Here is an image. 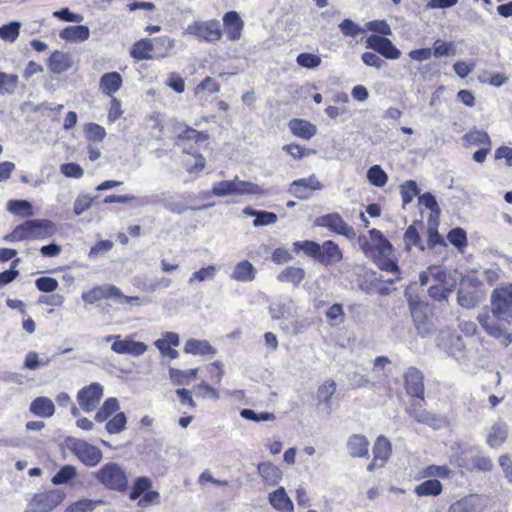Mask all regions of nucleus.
I'll list each match as a JSON object with an SVG mask.
<instances>
[{"mask_svg": "<svg viewBox=\"0 0 512 512\" xmlns=\"http://www.w3.org/2000/svg\"><path fill=\"white\" fill-rule=\"evenodd\" d=\"M103 396V387L101 384L94 382L83 387L77 394V401L84 412L93 411L99 404Z\"/></svg>", "mask_w": 512, "mask_h": 512, "instance_id": "f8f14e48", "label": "nucleus"}, {"mask_svg": "<svg viewBox=\"0 0 512 512\" xmlns=\"http://www.w3.org/2000/svg\"><path fill=\"white\" fill-rule=\"evenodd\" d=\"M336 391L334 380L325 381L317 390V399L320 403H328Z\"/></svg>", "mask_w": 512, "mask_h": 512, "instance_id": "864d4df0", "label": "nucleus"}, {"mask_svg": "<svg viewBox=\"0 0 512 512\" xmlns=\"http://www.w3.org/2000/svg\"><path fill=\"white\" fill-rule=\"evenodd\" d=\"M85 137L89 141L101 142L106 137L105 129L96 123H88L84 126Z\"/></svg>", "mask_w": 512, "mask_h": 512, "instance_id": "8fccbe9b", "label": "nucleus"}, {"mask_svg": "<svg viewBox=\"0 0 512 512\" xmlns=\"http://www.w3.org/2000/svg\"><path fill=\"white\" fill-rule=\"evenodd\" d=\"M369 440L362 434H351L346 441V449L352 458H367L369 456Z\"/></svg>", "mask_w": 512, "mask_h": 512, "instance_id": "f3484780", "label": "nucleus"}, {"mask_svg": "<svg viewBox=\"0 0 512 512\" xmlns=\"http://www.w3.org/2000/svg\"><path fill=\"white\" fill-rule=\"evenodd\" d=\"M410 310L418 334L428 336L433 331V323L427 316L426 307L421 303H411Z\"/></svg>", "mask_w": 512, "mask_h": 512, "instance_id": "dca6fc26", "label": "nucleus"}, {"mask_svg": "<svg viewBox=\"0 0 512 512\" xmlns=\"http://www.w3.org/2000/svg\"><path fill=\"white\" fill-rule=\"evenodd\" d=\"M184 352L193 355H214L216 354V349L207 340L189 339L185 343Z\"/></svg>", "mask_w": 512, "mask_h": 512, "instance_id": "2f4dec72", "label": "nucleus"}, {"mask_svg": "<svg viewBox=\"0 0 512 512\" xmlns=\"http://www.w3.org/2000/svg\"><path fill=\"white\" fill-rule=\"evenodd\" d=\"M197 372L198 368L188 370L170 368L169 377L175 385H188L196 377Z\"/></svg>", "mask_w": 512, "mask_h": 512, "instance_id": "a19ab883", "label": "nucleus"}, {"mask_svg": "<svg viewBox=\"0 0 512 512\" xmlns=\"http://www.w3.org/2000/svg\"><path fill=\"white\" fill-rule=\"evenodd\" d=\"M184 151L191 154V157L185 160L188 172L201 171L205 166V158L199 153H192L184 147Z\"/></svg>", "mask_w": 512, "mask_h": 512, "instance_id": "4d7b16f0", "label": "nucleus"}, {"mask_svg": "<svg viewBox=\"0 0 512 512\" xmlns=\"http://www.w3.org/2000/svg\"><path fill=\"white\" fill-rule=\"evenodd\" d=\"M315 226L325 227L331 231L343 235L348 239L356 237L353 227L349 226L338 213H330L319 216L314 221Z\"/></svg>", "mask_w": 512, "mask_h": 512, "instance_id": "9b49d317", "label": "nucleus"}, {"mask_svg": "<svg viewBox=\"0 0 512 512\" xmlns=\"http://www.w3.org/2000/svg\"><path fill=\"white\" fill-rule=\"evenodd\" d=\"M367 30L378 33V36H388L392 34L390 25L386 20H373L369 21L365 25Z\"/></svg>", "mask_w": 512, "mask_h": 512, "instance_id": "680f3d73", "label": "nucleus"}, {"mask_svg": "<svg viewBox=\"0 0 512 512\" xmlns=\"http://www.w3.org/2000/svg\"><path fill=\"white\" fill-rule=\"evenodd\" d=\"M117 294V287L114 285H103L91 289L82 294L84 302L93 304L102 299H115Z\"/></svg>", "mask_w": 512, "mask_h": 512, "instance_id": "4be33fe9", "label": "nucleus"}, {"mask_svg": "<svg viewBox=\"0 0 512 512\" xmlns=\"http://www.w3.org/2000/svg\"><path fill=\"white\" fill-rule=\"evenodd\" d=\"M508 434V425L504 421L498 420L491 426L486 436V443L492 448H497L507 440Z\"/></svg>", "mask_w": 512, "mask_h": 512, "instance_id": "412c9836", "label": "nucleus"}, {"mask_svg": "<svg viewBox=\"0 0 512 512\" xmlns=\"http://www.w3.org/2000/svg\"><path fill=\"white\" fill-rule=\"evenodd\" d=\"M423 228L422 222H414L410 225L404 234V243L407 250H410L413 246L424 250V245L421 241L419 231Z\"/></svg>", "mask_w": 512, "mask_h": 512, "instance_id": "c756f323", "label": "nucleus"}, {"mask_svg": "<svg viewBox=\"0 0 512 512\" xmlns=\"http://www.w3.org/2000/svg\"><path fill=\"white\" fill-rule=\"evenodd\" d=\"M256 270L254 266L247 260L237 263L231 274V278L236 281L248 282L254 280Z\"/></svg>", "mask_w": 512, "mask_h": 512, "instance_id": "7c9ffc66", "label": "nucleus"}, {"mask_svg": "<svg viewBox=\"0 0 512 512\" xmlns=\"http://www.w3.org/2000/svg\"><path fill=\"white\" fill-rule=\"evenodd\" d=\"M358 244L364 255L371 259L380 270L393 274V277L388 280L390 284L400 279L395 250L380 230L371 229L367 235H360Z\"/></svg>", "mask_w": 512, "mask_h": 512, "instance_id": "f257e3e1", "label": "nucleus"}, {"mask_svg": "<svg viewBox=\"0 0 512 512\" xmlns=\"http://www.w3.org/2000/svg\"><path fill=\"white\" fill-rule=\"evenodd\" d=\"M366 47L390 60H397L402 54L390 39L378 35H370L367 37Z\"/></svg>", "mask_w": 512, "mask_h": 512, "instance_id": "ddd939ff", "label": "nucleus"}, {"mask_svg": "<svg viewBox=\"0 0 512 512\" xmlns=\"http://www.w3.org/2000/svg\"><path fill=\"white\" fill-rule=\"evenodd\" d=\"M183 35L194 36L199 41L215 42L221 39L222 31L217 20L194 21L186 27Z\"/></svg>", "mask_w": 512, "mask_h": 512, "instance_id": "423d86ee", "label": "nucleus"}, {"mask_svg": "<svg viewBox=\"0 0 512 512\" xmlns=\"http://www.w3.org/2000/svg\"><path fill=\"white\" fill-rule=\"evenodd\" d=\"M7 210L15 216L28 218L35 215L32 204L27 200H10Z\"/></svg>", "mask_w": 512, "mask_h": 512, "instance_id": "f704fd0d", "label": "nucleus"}, {"mask_svg": "<svg viewBox=\"0 0 512 512\" xmlns=\"http://www.w3.org/2000/svg\"><path fill=\"white\" fill-rule=\"evenodd\" d=\"M57 231L56 224L48 219L27 220L16 226L5 236V240L19 242L24 240H44L52 237Z\"/></svg>", "mask_w": 512, "mask_h": 512, "instance_id": "7ed1b4c3", "label": "nucleus"}, {"mask_svg": "<svg viewBox=\"0 0 512 512\" xmlns=\"http://www.w3.org/2000/svg\"><path fill=\"white\" fill-rule=\"evenodd\" d=\"M65 493L59 489L35 494L25 512H51L64 499Z\"/></svg>", "mask_w": 512, "mask_h": 512, "instance_id": "6e6552de", "label": "nucleus"}, {"mask_svg": "<svg viewBox=\"0 0 512 512\" xmlns=\"http://www.w3.org/2000/svg\"><path fill=\"white\" fill-rule=\"evenodd\" d=\"M152 486V482L147 477H139L135 481V484L130 493V498L135 500L139 498L143 493H145Z\"/></svg>", "mask_w": 512, "mask_h": 512, "instance_id": "338daca9", "label": "nucleus"}, {"mask_svg": "<svg viewBox=\"0 0 512 512\" xmlns=\"http://www.w3.org/2000/svg\"><path fill=\"white\" fill-rule=\"evenodd\" d=\"M70 66V57L64 52L55 51L49 58V69L53 73H62L69 69Z\"/></svg>", "mask_w": 512, "mask_h": 512, "instance_id": "4c0bfd02", "label": "nucleus"}, {"mask_svg": "<svg viewBox=\"0 0 512 512\" xmlns=\"http://www.w3.org/2000/svg\"><path fill=\"white\" fill-rule=\"evenodd\" d=\"M326 318L331 326L340 325L344 322V310L341 304H333L325 312Z\"/></svg>", "mask_w": 512, "mask_h": 512, "instance_id": "603ef678", "label": "nucleus"}, {"mask_svg": "<svg viewBox=\"0 0 512 512\" xmlns=\"http://www.w3.org/2000/svg\"><path fill=\"white\" fill-rule=\"evenodd\" d=\"M472 470L489 472L493 468V462L490 457L485 455H476L471 459Z\"/></svg>", "mask_w": 512, "mask_h": 512, "instance_id": "69168bd1", "label": "nucleus"}, {"mask_svg": "<svg viewBox=\"0 0 512 512\" xmlns=\"http://www.w3.org/2000/svg\"><path fill=\"white\" fill-rule=\"evenodd\" d=\"M218 268L215 265H209L193 272L188 279V284L195 285L205 281L213 280L217 274Z\"/></svg>", "mask_w": 512, "mask_h": 512, "instance_id": "79ce46f5", "label": "nucleus"}, {"mask_svg": "<svg viewBox=\"0 0 512 512\" xmlns=\"http://www.w3.org/2000/svg\"><path fill=\"white\" fill-rule=\"evenodd\" d=\"M323 184L313 174L307 178L294 180L289 187V193L298 199H308L310 197L309 191L322 190Z\"/></svg>", "mask_w": 512, "mask_h": 512, "instance_id": "2eb2a0df", "label": "nucleus"}, {"mask_svg": "<svg viewBox=\"0 0 512 512\" xmlns=\"http://www.w3.org/2000/svg\"><path fill=\"white\" fill-rule=\"evenodd\" d=\"M453 284H436L432 285L428 292L429 295L438 301H447L450 293L452 292Z\"/></svg>", "mask_w": 512, "mask_h": 512, "instance_id": "5fc2aeb1", "label": "nucleus"}, {"mask_svg": "<svg viewBox=\"0 0 512 512\" xmlns=\"http://www.w3.org/2000/svg\"><path fill=\"white\" fill-rule=\"evenodd\" d=\"M179 344V336L174 332H166L163 339H158L155 341V346L161 353H166L167 345L177 347Z\"/></svg>", "mask_w": 512, "mask_h": 512, "instance_id": "0e129e2a", "label": "nucleus"}, {"mask_svg": "<svg viewBox=\"0 0 512 512\" xmlns=\"http://www.w3.org/2000/svg\"><path fill=\"white\" fill-rule=\"evenodd\" d=\"M59 37L71 43H82L89 39L90 29L85 25L68 26L62 29Z\"/></svg>", "mask_w": 512, "mask_h": 512, "instance_id": "5701e85b", "label": "nucleus"}, {"mask_svg": "<svg viewBox=\"0 0 512 512\" xmlns=\"http://www.w3.org/2000/svg\"><path fill=\"white\" fill-rule=\"evenodd\" d=\"M154 43L155 59L165 58L175 46V41L168 36L155 38Z\"/></svg>", "mask_w": 512, "mask_h": 512, "instance_id": "c03bdc74", "label": "nucleus"}, {"mask_svg": "<svg viewBox=\"0 0 512 512\" xmlns=\"http://www.w3.org/2000/svg\"><path fill=\"white\" fill-rule=\"evenodd\" d=\"M268 311L273 320L288 319L295 316V309L291 302L272 304L268 307Z\"/></svg>", "mask_w": 512, "mask_h": 512, "instance_id": "ea45409f", "label": "nucleus"}, {"mask_svg": "<svg viewBox=\"0 0 512 512\" xmlns=\"http://www.w3.org/2000/svg\"><path fill=\"white\" fill-rule=\"evenodd\" d=\"M465 140L472 145H491L490 138L485 131L472 130L464 136Z\"/></svg>", "mask_w": 512, "mask_h": 512, "instance_id": "6e6d98bb", "label": "nucleus"}, {"mask_svg": "<svg viewBox=\"0 0 512 512\" xmlns=\"http://www.w3.org/2000/svg\"><path fill=\"white\" fill-rule=\"evenodd\" d=\"M436 345L457 361L466 358L465 344L462 337L450 329H443L438 333Z\"/></svg>", "mask_w": 512, "mask_h": 512, "instance_id": "39448f33", "label": "nucleus"}, {"mask_svg": "<svg viewBox=\"0 0 512 512\" xmlns=\"http://www.w3.org/2000/svg\"><path fill=\"white\" fill-rule=\"evenodd\" d=\"M19 85V77L0 71V95H12Z\"/></svg>", "mask_w": 512, "mask_h": 512, "instance_id": "37998d69", "label": "nucleus"}, {"mask_svg": "<svg viewBox=\"0 0 512 512\" xmlns=\"http://www.w3.org/2000/svg\"><path fill=\"white\" fill-rule=\"evenodd\" d=\"M491 312L493 318L488 315L478 316V321L489 335L498 339L503 338V344L507 346L511 342L507 329L501 324L494 323V319L501 323H511L512 284L503 285L494 289L491 294Z\"/></svg>", "mask_w": 512, "mask_h": 512, "instance_id": "f03ea898", "label": "nucleus"}, {"mask_svg": "<svg viewBox=\"0 0 512 512\" xmlns=\"http://www.w3.org/2000/svg\"><path fill=\"white\" fill-rule=\"evenodd\" d=\"M212 194L217 197L263 195L264 190L258 184L244 181L235 177L232 180L216 182L212 187Z\"/></svg>", "mask_w": 512, "mask_h": 512, "instance_id": "20e7f679", "label": "nucleus"}, {"mask_svg": "<svg viewBox=\"0 0 512 512\" xmlns=\"http://www.w3.org/2000/svg\"><path fill=\"white\" fill-rule=\"evenodd\" d=\"M342 258V251L335 242L327 240L320 245V253L318 254L317 261L321 264L333 265L340 262Z\"/></svg>", "mask_w": 512, "mask_h": 512, "instance_id": "aec40b11", "label": "nucleus"}, {"mask_svg": "<svg viewBox=\"0 0 512 512\" xmlns=\"http://www.w3.org/2000/svg\"><path fill=\"white\" fill-rule=\"evenodd\" d=\"M443 486L439 480L429 479L414 488V493L417 496H438L442 493Z\"/></svg>", "mask_w": 512, "mask_h": 512, "instance_id": "c9c22d12", "label": "nucleus"}, {"mask_svg": "<svg viewBox=\"0 0 512 512\" xmlns=\"http://www.w3.org/2000/svg\"><path fill=\"white\" fill-rule=\"evenodd\" d=\"M126 416L123 412L116 414L110 421L106 424V430L110 434L120 433L125 429L126 426Z\"/></svg>", "mask_w": 512, "mask_h": 512, "instance_id": "bf43d9fd", "label": "nucleus"}, {"mask_svg": "<svg viewBox=\"0 0 512 512\" xmlns=\"http://www.w3.org/2000/svg\"><path fill=\"white\" fill-rule=\"evenodd\" d=\"M20 23L19 22H11L7 25H3L0 27V38L14 42L19 36Z\"/></svg>", "mask_w": 512, "mask_h": 512, "instance_id": "13d9d810", "label": "nucleus"}, {"mask_svg": "<svg viewBox=\"0 0 512 512\" xmlns=\"http://www.w3.org/2000/svg\"><path fill=\"white\" fill-rule=\"evenodd\" d=\"M30 411L36 416L48 418L54 414L55 405L47 397H37L32 401Z\"/></svg>", "mask_w": 512, "mask_h": 512, "instance_id": "cd10ccee", "label": "nucleus"}, {"mask_svg": "<svg viewBox=\"0 0 512 512\" xmlns=\"http://www.w3.org/2000/svg\"><path fill=\"white\" fill-rule=\"evenodd\" d=\"M367 178L370 183L377 187H383L388 180L387 174L379 165H374L368 170Z\"/></svg>", "mask_w": 512, "mask_h": 512, "instance_id": "3c124183", "label": "nucleus"}, {"mask_svg": "<svg viewBox=\"0 0 512 512\" xmlns=\"http://www.w3.org/2000/svg\"><path fill=\"white\" fill-rule=\"evenodd\" d=\"M479 505L480 498L477 495H469L453 503L449 512H480Z\"/></svg>", "mask_w": 512, "mask_h": 512, "instance_id": "473e14b6", "label": "nucleus"}, {"mask_svg": "<svg viewBox=\"0 0 512 512\" xmlns=\"http://www.w3.org/2000/svg\"><path fill=\"white\" fill-rule=\"evenodd\" d=\"M220 92V84L211 77L204 78L195 88L194 96L201 103L207 102L209 96Z\"/></svg>", "mask_w": 512, "mask_h": 512, "instance_id": "393cba45", "label": "nucleus"}, {"mask_svg": "<svg viewBox=\"0 0 512 512\" xmlns=\"http://www.w3.org/2000/svg\"><path fill=\"white\" fill-rule=\"evenodd\" d=\"M76 476L77 469L72 465H65L52 477L51 481L54 485L66 484Z\"/></svg>", "mask_w": 512, "mask_h": 512, "instance_id": "09e8293b", "label": "nucleus"}, {"mask_svg": "<svg viewBox=\"0 0 512 512\" xmlns=\"http://www.w3.org/2000/svg\"><path fill=\"white\" fill-rule=\"evenodd\" d=\"M438 216H434L430 214L428 219V245L429 247H435L438 244H443L444 241L440 234L438 233Z\"/></svg>", "mask_w": 512, "mask_h": 512, "instance_id": "49530a36", "label": "nucleus"}, {"mask_svg": "<svg viewBox=\"0 0 512 512\" xmlns=\"http://www.w3.org/2000/svg\"><path fill=\"white\" fill-rule=\"evenodd\" d=\"M223 25L229 40L238 41L241 38L244 21L236 11H229L224 14Z\"/></svg>", "mask_w": 512, "mask_h": 512, "instance_id": "a211bd4d", "label": "nucleus"}, {"mask_svg": "<svg viewBox=\"0 0 512 512\" xmlns=\"http://www.w3.org/2000/svg\"><path fill=\"white\" fill-rule=\"evenodd\" d=\"M288 126L293 135L306 140L311 139L317 133V127L304 119L294 118L289 121Z\"/></svg>", "mask_w": 512, "mask_h": 512, "instance_id": "b1692460", "label": "nucleus"}, {"mask_svg": "<svg viewBox=\"0 0 512 512\" xmlns=\"http://www.w3.org/2000/svg\"><path fill=\"white\" fill-rule=\"evenodd\" d=\"M119 409V403L116 398H108L105 400L101 408L97 411L95 415V420L97 422L106 421L112 414H114Z\"/></svg>", "mask_w": 512, "mask_h": 512, "instance_id": "a18cd8bd", "label": "nucleus"}, {"mask_svg": "<svg viewBox=\"0 0 512 512\" xmlns=\"http://www.w3.org/2000/svg\"><path fill=\"white\" fill-rule=\"evenodd\" d=\"M258 473L268 484H276L282 478L281 470L270 462L260 463Z\"/></svg>", "mask_w": 512, "mask_h": 512, "instance_id": "58836bf2", "label": "nucleus"}, {"mask_svg": "<svg viewBox=\"0 0 512 512\" xmlns=\"http://www.w3.org/2000/svg\"><path fill=\"white\" fill-rule=\"evenodd\" d=\"M468 280L463 282V287L458 291L457 301L460 306L471 309L474 308L483 298V294L479 290L468 291L464 288Z\"/></svg>", "mask_w": 512, "mask_h": 512, "instance_id": "c85d7f7f", "label": "nucleus"}, {"mask_svg": "<svg viewBox=\"0 0 512 512\" xmlns=\"http://www.w3.org/2000/svg\"><path fill=\"white\" fill-rule=\"evenodd\" d=\"M68 447L82 463L90 467L96 466L102 458L101 450L84 440L70 438Z\"/></svg>", "mask_w": 512, "mask_h": 512, "instance_id": "1a4fd4ad", "label": "nucleus"}, {"mask_svg": "<svg viewBox=\"0 0 512 512\" xmlns=\"http://www.w3.org/2000/svg\"><path fill=\"white\" fill-rule=\"evenodd\" d=\"M130 53L137 60L155 59L154 43L149 39H141L133 45Z\"/></svg>", "mask_w": 512, "mask_h": 512, "instance_id": "bb28decb", "label": "nucleus"}, {"mask_svg": "<svg viewBox=\"0 0 512 512\" xmlns=\"http://www.w3.org/2000/svg\"><path fill=\"white\" fill-rule=\"evenodd\" d=\"M406 391L413 397L422 398L424 394L423 374L416 368H409L404 375Z\"/></svg>", "mask_w": 512, "mask_h": 512, "instance_id": "6ab92c4d", "label": "nucleus"}, {"mask_svg": "<svg viewBox=\"0 0 512 512\" xmlns=\"http://www.w3.org/2000/svg\"><path fill=\"white\" fill-rule=\"evenodd\" d=\"M269 503L279 512H293V503L283 487L269 494Z\"/></svg>", "mask_w": 512, "mask_h": 512, "instance_id": "a878e982", "label": "nucleus"}, {"mask_svg": "<svg viewBox=\"0 0 512 512\" xmlns=\"http://www.w3.org/2000/svg\"><path fill=\"white\" fill-rule=\"evenodd\" d=\"M96 478L110 489L122 491L127 486L125 471L116 463H107L96 473Z\"/></svg>", "mask_w": 512, "mask_h": 512, "instance_id": "0eeeda50", "label": "nucleus"}, {"mask_svg": "<svg viewBox=\"0 0 512 512\" xmlns=\"http://www.w3.org/2000/svg\"><path fill=\"white\" fill-rule=\"evenodd\" d=\"M105 340L113 341L111 350L117 354L141 356L148 349L144 342L134 341L131 337L122 338L120 335H108Z\"/></svg>", "mask_w": 512, "mask_h": 512, "instance_id": "9d476101", "label": "nucleus"}, {"mask_svg": "<svg viewBox=\"0 0 512 512\" xmlns=\"http://www.w3.org/2000/svg\"><path fill=\"white\" fill-rule=\"evenodd\" d=\"M456 52L457 50L454 42L439 43V41H437L433 49L435 57L454 56L456 55Z\"/></svg>", "mask_w": 512, "mask_h": 512, "instance_id": "774afa93", "label": "nucleus"}, {"mask_svg": "<svg viewBox=\"0 0 512 512\" xmlns=\"http://www.w3.org/2000/svg\"><path fill=\"white\" fill-rule=\"evenodd\" d=\"M419 193L417 184L413 180H408L401 185V196L404 205L412 202L413 198Z\"/></svg>", "mask_w": 512, "mask_h": 512, "instance_id": "052dcab7", "label": "nucleus"}, {"mask_svg": "<svg viewBox=\"0 0 512 512\" xmlns=\"http://www.w3.org/2000/svg\"><path fill=\"white\" fill-rule=\"evenodd\" d=\"M297 64L307 69H313L321 64V58L311 53H301L297 56Z\"/></svg>", "mask_w": 512, "mask_h": 512, "instance_id": "e2e57ef3", "label": "nucleus"}, {"mask_svg": "<svg viewBox=\"0 0 512 512\" xmlns=\"http://www.w3.org/2000/svg\"><path fill=\"white\" fill-rule=\"evenodd\" d=\"M305 277V271L301 267L289 266L282 270L277 279L280 282H289L297 287Z\"/></svg>", "mask_w": 512, "mask_h": 512, "instance_id": "e433bc0d", "label": "nucleus"}, {"mask_svg": "<svg viewBox=\"0 0 512 512\" xmlns=\"http://www.w3.org/2000/svg\"><path fill=\"white\" fill-rule=\"evenodd\" d=\"M372 452L373 460L367 466V470L370 472L383 467L388 461L392 454L391 442L383 435L378 436L373 445Z\"/></svg>", "mask_w": 512, "mask_h": 512, "instance_id": "4468645a", "label": "nucleus"}, {"mask_svg": "<svg viewBox=\"0 0 512 512\" xmlns=\"http://www.w3.org/2000/svg\"><path fill=\"white\" fill-rule=\"evenodd\" d=\"M293 248L295 252L303 251L307 256L313 257L316 260L320 253V244L310 240L296 241L293 243Z\"/></svg>", "mask_w": 512, "mask_h": 512, "instance_id": "de8ad7c7", "label": "nucleus"}, {"mask_svg": "<svg viewBox=\"0 0 512 512\" xmlns=\"http://www.w3.org/2000/svg\"><path fill=\"white\" fill-rule=\"evenodd\" d=\"M122 85L121 75L117 72L106 73L101 77L100 89L107 95L117 92Z\"/></svg>", "mask_w": 512, "mask_h": 512, "instance_id": "72a5a7b5", "label": "nucleus"}]
</instances>
